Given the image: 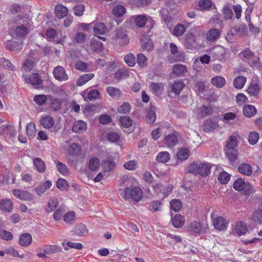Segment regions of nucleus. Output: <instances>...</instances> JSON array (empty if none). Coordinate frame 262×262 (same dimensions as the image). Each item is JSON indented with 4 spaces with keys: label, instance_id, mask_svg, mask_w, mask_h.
<instances>
[{
    "label": "nucleus",
    "instance_id": "3c124183",
    "mask_svg": "<svg viewBox=\"0 0 262 262\" xmlns=\"http://www.w3.org/2000/svg\"><path fill=\"white\" fill-rule=\"evenodd\" d=\"M185 32V26L182 24H178L174 27L172 34L175 36L179 37L182 36Z\"/></svg>",
    "mask_w": 262,
    "mask_h": 262
},
{
    "label": "nucleus",
    "instance_id": "473e14b6",
    "mask_svg": "<svg viewBox=\"0 0 262 262\" xmlns=\"http://www.w3.org/2000/svg\"><path fill=\"white\" fill-rule=\"evenodd\" d=\"M247 81V78L243 76H238L233 80V86L237 89H242Z\"/></svg>",
    "mask_w": 262,
    "mask_h": 262
},
{
    "label": "nucleus",
    "instance_id": "7c9ffc66",
    "mask_svg": "<svg viewBox=\"0 0 262 262\" xmlns=\"http://www.w3.org/2000/svg\"><path fill=\"white\" fill-rule=\"evenodd\" d=\"M187 72V69L186 66L178 64L173 66L172 68V73L177 76H182L185 75Z\"/></svg>",
    "mask_w": 262,
    "mask_h": 262
},
{
    "label": "nucleus",
    "instance_id": "72a5a7b5",
    "mask_svg": "<svg viewBox=\"0 0 262 262\" xmlns=\"http://www.w3.org/2000/svg\"><path fill=\"white\" fill-rule=\"evenodd\" d=\"M257 113L255 107L252 105H246L243 107V113L247 117H251Z\"/></svg>",
    "mask_w": 262,
    "mask_h": 262
},
{
    "label": "nucleus",
    "instance_id": "c756f323",
    "mask_svg": "<svg viewBox=\"0 0 262 262\" xmlns=\"http://www.w3.org/2000/svg\"><path fill=\"white\" fill-rule=\"evenodd\" d=\"M68 12L67 8L61 4H58L55 6V13L59 18H63L66 16Z\"/></svg>",
    "mask_w": 262,
    "mask_h": 262
},
{
    "label": "nucleus",
    "instance_id": "a211bd4d",
    "mask_svg": "<svg viewBox=\"0 0 262 262\" xmlns=\"http://www.w3.org/2000/svg\"><path fill=\"white\" fill-rule=\"evenodd\" d=\"M185 86L183 81L180 80L175 81L170 86L171 92L176 95H179Z\"/></svg>",
    "mask_w": 262,
    "mask_h": 262
},
{
    "label": "nucleus",
    "instance_id": "2eb2a0df",
    "mask_svg": "<svg viewBox=\"0 0 262 262\" xmlns=\"http://www.w3.org/2000/svg\"><path fill=\"white\" fill-rule=\"evenodd\" d=\"M213 224L215 229L219 231L225 230L227 228L226 220L222 216L215 217L213 220Z\"/></svg>",
    "mask_w": 262,
    "mask_h": 262
},
{
    "label": "nucleus",
    "instance_id": "393cba45",
    "mask_svg": "<svg viewBox=\"0 0 262 262\" xmlns=\"http://www.w3.org/2000/svg\"><path fill=\"white\" fill-rule=\"evenodd\" d=\"M33 165L36 170L39 173H43L46 169V165L45 162L40 158H35L33 159Z\"/></svg>",
    "mask_w": 262,
    "mask_h": 262
},
{
    "label": "nucleus",
    "instance_id": "13d9d810",
    "mask_svg": "<svg viewBox=\"0 0 262 262\" xmlns=\"http://www.w3.org/2000/svg\"><path fill=\"white\" fill-rule=\"evenodd\" d=\"M259 134L255 131L251 132L249 134L248 142L250 145H255L259 140Z\"/></svg>",
    "mask_w": 262,
    "mask_h": 262
},
{
    "label": "nucleus",
    "instance_id": "5fc2aeb1",
    "mask_svg": "<svg viewBox=\"0 0 262 262\" xmlns=\"http://www.w3.org/2000/svg\"><path fill=\"white\" fill-rule=\"evenodd\" d=\"M100 166V161L97 158L93 157L89 160L88 167L92 171L97 170Z\"/></svg>",
    "mask_w": 262,
    "mask_h": 262
},
{
    "label": "nucleus",
    "instance_id": "bb28decb",
    "mask_svg": "<svg viewBox=\"0 0 262 262\" xmlns=\"http://www.w3.org/2000/svg\"><path fill=\"white\" fill-rule=\"evenodd\" d=\"M141 48L142 50L151 51L153 49V44L151 40L148 36L142 37L141 38Z\"/></svg>",
    "mask_w": 262,
    "mask_h": 262
},
{
    "label": "nucleus",
    "instance_id": "dca6fc26",
    "mask_svg": "<svg viewBox=\"0 0 262 262\" xmlns=\"http://www.w3.org/2000/svg\"><path fill=\"white\" fill-rule=\"evenodd\" d=\"M68 154L73 157L77 158L79 156L81 153V146L77 143H72L68 150Z\"/></svg>",
    "mask_w": 262,
    "mask_h": 262
},
{
    "label": "nucleus",
    "instance_id": "1a4fd4ad",
    "mask_svg": "<svg viewBox=\"0 0 262 262\" xmlns=\"http://www.w3.org/2000/svg\"><path fill=\"white\" fill-rule=\"evenodd\" d=\"M16 134L13 125L9 123L2 125L0 127V135L3 136H9L10 138L13 137Z\"/></svg>",
    "mask_w": 262,
    "mask_h": 262
},
{
    "label": "nucleus",
    "instance_id": "39448f33",
    "mask_svg": "<svg viewBox=\"0 0 262 262\" xmlns=\"http://www.w3.org/2000/svg\"><path fill=\"white\" fill-rule=\"evenodd\" d=\"M210 54L214 60L222 61L225 59L226 49L222 46H215L210 49Z\"/></svg>",
    "mask_w": 262,
    "mask_h": 262
},
{
    "label": "nucleus",
    "instance_id": "e433bc0d",
    "mask_svg": "<svg viewBox=\"0 0 262 262\" xmlns=\"http://www.w3.org/2000/svg\"><path fill=\"white\" fill-rule=\"evenodd\" d=\"M94 77V74L93 73L84 74L79 77L77 81V85L78 86H81L92 79Z\"/></svg>",
    "mask_w": 262,
    "mask_h": 262
},
{
    "label": "nucleus",
    "instance_id": "864d4df0",
    "mask_svg": "<svg viewBox=\"0 0 262 262\" xmlns=\"http://www.w3.org/2000/svg\"><path fill=\"white\" fill-rule=\"evenodd\" d=\"M106 93L112 97L118 98L120 97L121 93L120 91L113 86H108L106 89Z\"/></svg>",
    "mask_w": 262,
    "mask_h": 262
},
{
    "label": "nucleus",
    "instance_id": "09e8293b",
    "mask_svg": "<svg viewBox=\"0 0 262 262\" xmlns=\"http://www.w3.org/2000/svg\"><path fill=\"white\" fill-rule=\"evenodd\" d=\"M199 115L202 117L210 115L213 113V109L210 105L206 106L203 105L199 108Z\"/></svg>",
    "mask_w": 262,
    "mask_h": 262
},
{
    "label": "nucleus",
    "instance_id": "f3484780",
    "mask_svg": "<svg viewBox=\"0 0 262 262\" xmlns=\"http://www.w3.org/2000/svg\"><path fill=\"white\" fill-rule=\"evenodd\" d=\"M32 242V236L29 233H25L21 234L19 237L18 243L24 247L29 246Z\"/></svg>",
    "mask_w": 262,
    "mask_h": 262
},
{
    "label": "nucleus",
    "instance_id": "603ef678",
    "mask_svg": "<svg viewBox=\"0 0 262 262\" xmlns=\"http://www.w3.org/2000/svg\"><path fill=\"white\" fill-rule=\"evenodd\" d=\"M237 145V140L234 135H231L229 137L227 141V149H235V148Z\"/></svg>",
    "mask_w": 262,
    "mask_h": 262
},
{
    "label": "nucleus",
    "instance_id": "37998d69",
    "mask_svg": "<svg viewBox=\"0 0 262 262\" xmlns=\"http://www.w3.org/2000/svg\"><path fill=\"white\" fill-rule=\"evenodd\" d=\"M225 154L231 164H233L237 158V151L236 149H226Z\"/></svg>",
    "mask_w": 262,
    "mask_h": 262
},
{
    "label": "nucleus",
    "instance_id": "c03bdc74",
    "mask_svg": "<svg viewBox=\"0 0 262 262\" xmlns=\"http://www.w3.org/2000/svg\"><path fill=\"white\" fill-rule=\"evenodd\" d=\"M0 66L12 71L16 70L15 67L13 65L11 62L5 58H0Z\"/></svg>",
    "mask_w": 262,
    "mask_h": 262
},
{
    "label": "nucleus",
    "instance_id": "5701e85b",
    "mask_svg": "<svg viewBox=\"0 0 262 262\" xmlns=\"http://www.w3.org/2000/svg\"><path fill=\"white\" fill-rule=\"evenodd\" d=\"M72 232L80 236H84L88 234V229L86 226L83 224H77Z\"/></svg>",
    "mask_w": 262,
    "mask_h": 262
},
{
    "label": "nucleus",
    "instance_id": "6e6d98bb",
    "mask_svg": "<svg viewBox=\"0 0 262 262\" xmlns=\"http://www.w3.org/2000/svg\"><path fill=\"white\" fill-rule=\"evenodd\" d=\"M59 204L58 200L57 199H51L48 203L47 206L46 208V211L48 213H50L53 211Z\"/></svg>",
    "mask_w": 262,
    "mask_h": 262
},
{
    "label": "nucleus",
    "instance_id": "7ed1b4c3",
    "mask_svg": "<svg viewBox=\"0 0 262 262\" xmlns=\"http://www.w3.org/2000/svg\"><path fill=\"white\" fill-rule=\"evenodd\" d=\"M233 188L243 194L249 195L254 192L252 185L248 182H245L242 178H238L233 184Z\"/></svg>",
    "mask_w": 262,
    "mask_h": 262
},
{
    "label": "nucleus",
    "instance_id": "0e129e2a",
    "mask_svg": "<svg viewBox=\"0 0 262 262\" xmlns=\"http://www.w3.org/2000/svg\"><path fill=\"white\" fill-rule=\"evenodd\" d=\"M222 13L225 20H229L232 18L233 13L228 5H224L222 10Z\"/></svg>",
    "mask_w": 262,
    "mask_h": 262
},
{
    "label": "nucleus",
    "instance_id": "f704fd0d",
    "mask_svg": "<svg viewBox=\"0 0 262 262\" xmlns=\"http://www.w3.org/2000/svg\"><path fill=\"white\" fill-rule=\"evenodd\" d=\"M170 159V155L168 151H161L157 155L156 160L161 163H166Z\"/></svg>",
    "mask_w": 262,
    "mask_h": 262
},
{
    "label": "nucleus",
    "instance_id": "e2e57ef3",
    "mask_svg": "<svg viewBox=\"0 0 262 262\" xmlns=\"http://www.w3.org/2000/svg\"><path fill=\"white\" fill-rule=\"evenodd\" d=\"M230 179V174L226 172H222L218 177V180L221 184H226L228 183Z\"/></svg>",
    "mask_w": 262,
    "mask_h": 262
},
{
    "label": "nucleus",
    "instance_id": "4d7b16f0",
    "mask_svg": "<svg viewBox=\"0 0 262 262\" xmlns=\"http://www.w3.org/2000/svg\"><path fill=\"white\" fill-rule=\"evenodd\" d=\"M26 132L27 136L32 138L35 136L36 134V129L35 124L31 122L27 124L26 126Z\"/></svg>",
    "mask_w": 262,
    "mask_h": 262
},
{
    "label": "nucleus",
    "instance_id": "774afa93",
    "mask_svg": "<svg viewBox=\"0 0 262 262\" xmlns=\"http://www.w3.org/2000/svg\"><path fill=\"white\" fill-rule=\"evenodd\" d=\"M64 222L67 224H72L75 219V213L74 211H69L63 216Z\"/></svg>",
    "mask_w": 262,
    "mask_h": 262
},
{
    "label": "nucleus",
    "instance_id": "c9c22d12",
    "mask_svg": "<svg viewBox=\"0 0 262 262\" xmlns=\"http://www.w3.org/2000/svg\"><path fill=\"white\" fill-rule=\"evenodd\" d=\"M185 220L184 217L181 214H176L172 219L171 222L172 225L177 228H180L184 225Z\"/></svg>",
    "mask_w": 262,
    "mask_h": 262
},
{
    "label": "nucleus",
    "instance_id": "9d476101",
    "mask_svg": "<svg viewBox=\"0 0 262 262\" xmlns=\"http://www.w3.org/2000/svg\"><path fill=\"white\" fill-rule=\"evenodd\" d=\"M239 55L241 57L248 60L251 62V65H255L258 63L259 61V58L255 56L254 54L249 48H246L243 50Z\"/></svg>",
    "mask_w": 262,
    "mask_h": 262
},
{
    "label": "nucleus",
    "instance_id": "c85d7f7f",
    "mask_svg": "<svg viewBox=\"0 0 262 262\" xmlns=\"http://www.w3.org/2000/svg\"><path fill=\"white\" fill-rule=\"evenodd\" d=\"M238 171L242 174L250 176L252 173V167L250 164L242 163L239 165Z\"/></svg>",
    "mask_w": 262,
    "mask_h": 262
},
{
    "label": "nucleus",
    "instance_id": "79ce46f5",
    "mask_svg": "<svg viewBox=\"0 0 262 262\" xmlns=\"http://www.w3.org/2000/svg\"><path fill=\"white\" fill-rule=\"evenodd\" d=\"M260 92V88L257 83H251L247 89V92L251 96H257Z\"/></svg>",
    "mask_w": 262,
    "mask_h": 262
},
{
    "label": "nucleus",
    "instance_id": "4c0bfd02",
    "mask_svg": "<svg viewBox=\"0 0 262 262\" xmlns=\"http://www.w3.org/2000/svg\"><path fill=\"white\" fill-rule=\"evenodd\" d=\"M252 219L255 223H262V203L259 205L258 209L253 213Z\"/></svg>",
    "mask_w": 262,
    "mask_h": 262
},
{
    "label": "nucleus",
    "instance_id": "cd10ccee",
    "mask_svg": "<svg viewBox=\"0 0 262 262\" xmlns=\"http://www.w3.org/2000/svg\"><path fill=\"white\" fill-rule=\"evenodd\" d=\"M238 115V111L235 109L231 112H227L223 115V121L225 123H229L231 121L235 120Z\"/></svg>",
    "mask_w": 262,
    "mask_h": 262
},
{
    "label": "nucleus",
    "instance_id": "aec40b11",
    "mask_svg": "<svg viewBox=\"0 0 262 262\" xmlns=\"http://www.w3.org/2000/svg\"><path fill=\"white\" fill-rule=\"evenodd\" d=\"M6 48L10 51H19L23 48V42L8 40L6 43Z\"/></svg>",
    "mask_w": 262,
    "mask_h": 262
},
{
    "label": "nucleus",
    "instance_id": "4be33fe9",
    "mask_svg": "<svg viewBox=\"0 0 262 262\" xmlns=\"http://www.w3.org/2000/svg\"><path fill=\"white\" fill-rule=\"evenodd\" d=\"M52 183L51 181L47 180L42 184L39 185L38 186L35 188L34 190L38 195H41L46 192V191L52 186Z\"/></svg>",
    "mask_w": 262,
    "mask_h": 262
},
{
    "label": "nucleus",
    "instance_id": "b1692460",
    "mask_svg": "<svg viewBox=\"0 0 262 262\" xmlns=\"http://www.w3.org/2000/svg\"><path fill=\"white\" fill-rule=\"evenodd\" d=\"M40 123L45 128L49 129L54 124V120L50 116H46L41 118Z\"/></svg>",
    "mask_w": 262,
    "mask_h": 262
},
{
    "label": "nucleus",
    "instance_id": "a19ab883",
    "mask_svg": "<svg viewBox=\"0 0 262 262\" xmlns=\"http://www.w3.org/2000/svg\"><path fill=\"white\" fill-rule=\"evenodd\" d=\"M235 230L238 235H244L247 231V225L243 222H238L235 225Z\"/></svg>",
    "mask_w": 262,
    "mask_h": 262
},
{
    "label": "nucleus",
    "instance_id": "412c9836",
    "mask_svg": "<svg viewBox=\"0 0 262 262\" xmlns=\"http://www.w3.org/2000/svg\"><path fill=\"white\" fill-rule=\"evenodd\" d=\"M86 128V123L83 121L79 120L74 122L72 129L74 133H80L85 131Z\"/></svg>",
    "mask_w": 262,
    "mask_h": 262
},
{
    "label": "nucleus",
    "instance_id": "0eeeda50",
    "mask_svg": "<svg viewBox=\"0 0 262 262\" xmlns=\"http://www.w3.org/2000/svg\"><path fill=\"white\" fill-rule=\"evenodd\" d=\"M12 193L16 198L22 201H31L33 200V195L26 190L15 189L12 191Z\"/></svg>",
    "mask_w": 262,
    "mask_h": 262
},
{
    "label": "nucleus",
    "instance_id": "052dcab7",
    "mask_svg": "<svg viewBox=\"0 0 262 262\" xmlns=\"http://www.w3.org/2000/svg\"><path fill=\"white\" fill-rule=\"evenodd\" d=\"M189 156V151L186 148H181L178 151L177 157L178 159L184 161Z\"/></svg>",
    "mask_w": 262,
    "mask_h": 262
},
{
    "label": "nucleus",
    "instance_id": "de8ad7c7",
    "mask_svg": "<svg viewBox=\"0 0 262 262\" xmlns=\"http://www.w3.org/2000/svg\"><path fill=\"white\" fill-rule=\"evenodd\" d=\"M129 76V72L127 70L124 69H119L117 72L114 74L115 78L119 80L121 79H126Z\"/></svg>",
    "mask_w": 262,
    "mask_h": 262
},
{
    "label": "nucleus",
    "instance_id": "ea45409f",
    "mask_svg": "<svg viewBox=\"0 0 262 262\" xmlns=\"http://www.w3.org/2000/svg\"><path fill=\"white\" fill-rule=\"evenodd\" d=\"M44 252L47 254H52L60 252L62 248L56 245H46L44 247Z\"/></svg>",
    "mask_w": 262,
    "mask_h": 262
},
{
    "label": "nucleus",
    "instance_id": "6ab92c4d",
    "mask_svg": "<svg viewBox=\"0 0 262 262\" xmlns=\"http://www.w3.org/2000/svg\"><path fill=\"white\" fill-rule=\"evenodd\" d=\"M0 209L4 212H10L13 209V203L9 199L2 200L0 202Z\"/></svg>",
    "mask_w": 262,
    "mask_h": 262
},
{
    "label": "nucleus",
    "instance_id": "69168bd1",
    "mask_svg": "<svg viewBox=\"0 0 262 262\" xmlns=\"http://www.w3.org/2000/svg\"><path fill=\"white\" fill-rule=\"evenodd\" d=\"M119 121L122 126L126 128L129 127L133 124L132 120L128 116H121Z\"/></svg>",
    "mask_w": 262,
    "mask_h": 262
},
{
    "label": "nucleus",
    "instance_id": "ddd939ff",
    "mask_svg": "<svg viewBox=\"0 0 262 262\" xmlns=\"http://www.w3.org/2000/svg\"><path fill=\"white\" fill-rule=\"evenodd\" d=\"M164 142L168 147L176 146L178 143V133L174 131L172 133L168 134L164 138Z\"/></svg>",
    "mask_w": 262,
    "mask_h": 262
},
{
    "label": "nucleus",
    "instance_id": "6e6552de",
    "mask_svg": "<svg viewBox=\"0 0 262 262\" xmlns=\"http://www.w3.org/2000/svg\"><path fill=\"white\" fill-rule=\"evenodd\" d=\"M53 74L55 79L59 81H63L68 79V76L64 69L60 66L55 67L53 71Z\"/></svg>",
    "mask_w": 262,
    "mask_h": 262
},
{
    "label": "nucleus",
    "instance_id": "9b49d317",
    "mask_svg": "<svg viewBox=\"0 0 262 262\" xmlns=\"http://www.w3.org/2000/svg\"><path fill=\"white\" fill-rule=\"evenodd\" d=\"M115 41L120 46H125L129 43V38L125 32L118 29L116 34Z\"/></svg>",
    "mask_w": 262,
    "mask_h": 262
},
{
    "label": "nucleus",
    "instance_id": "2f4dec72",
    "mask_svg": "<svg viewBox=\"0 0 262 262\" xmlns=\"http://www.w3.org/2000/svg\"><path fill=\"white\" fill-rule=\"evenodd\" d=\"M106 30L105 25L101 22H97L93 27L94 33L96 35H103Z\"/></svg>",
    "mask_w": 262,
    "mask_h": 262
},
{
    "label": "nucleus",
    "instance_id": "680f3d73",
    "mask_svg": "<svg viewBox=\"0 0 262 262\" xmlns=\"http://www.w3.org/2000/svg\"><path fill=\"white\" fill-rule=\"evenodd\" d=\"M125 12L126 9L125 7L122 5L117 6L113 9V14L117 17L123 16Z\"/></svg>",
    "mask_w": 262,
    "mask_h": 262
},
{
    "label": "nucleus",
    "instance_id": "f257e3e1",
    "mask_svg": "<svg viewBox=\"0 0 262 262\" xmlns=\"http://www.w3.org/2000/svg\"><path fill=\"white\" fill-rule=\"evenodd\" d=\"M211 167L210 163L199 161L190 164L188 166V171L194 175L206 177L210 174Z\"/></svg>",
    "mask_w": 262,
    "mask_h": 262
},
{
    "label": "nucleus",
    "instance_id": "f03ea898",
    "mask_svg": "<svg viewBox=\"0 0 262 262\" xmlns=\"http://www.w3.org/2000/svg\"><path fill=\"white\" fill-rule=\"evenodd\" d=\"M143 191L138 186L126 188L123 191V198L126 201L139 202L143 198Z\"/></svg>",
    "mask_w": 262,
    "mask_h": 262
},
{
    "label": "nucleus",
    "instance_id": "4468645a",
    "mask_svg": "<svg viewBox=\"0 0 262 262\" xmlns=\"http://www.w3.org/2000/svg\"><path fill=\"white\" fill-rule=\"evenodd\" d=\"M221 33V31L218 29H210L206 33V39L210 42H214L218 38H219Z\"/></svg>",
    "mask_w": 262,
    "mask_h": 262
},
{
    "label": "nucleus",
    "instance_id": "423d86ee",
    "mask_svg": "<svg viewBox=\"0 0 262 262\" xmlns=\"http://www.w3.org/2000/svg\"><path fill=\"white\" fill-rule=\"evenodd\" d=\"M134 17H135V24L136 26L138 28H141L144 27L147 22L150 23V30L152 29L154 26L155 23L154 20L150 17H147L146 15H138L137 16H134Z\"/></svg>",
    "mask_w": 262,
    "mask_h": 262
},
{
    "label": "nucleus",
    "instance_id": "49530a36",
    "mask_svg": "<svg viewBox=\"0 0 262 262\" xmlns=\"http://www.w3.org/2000/svg\"><path fill=\"white\" fill-rule=\"evenodd\" d=\"M55 164L58 171L62 175L67 176L69 173V169L65 164L58 161H55Z\"/></svg>",
    "mask_w": 262,
    "mask_h": 262
},
{
    "label": "nucleus",
    "instance_id": "a878e982",
    "mask_svg": "<svg viewBox=\"0 0 262 262\" xmlns=\"http://www.w3.org/2000/svg\"><path fill=\"white\" fill-rule=\"evenodd\" d=\"M211 84L217 88H222L226 84L225 79L221 76H216L211 78Z\"/></svg>",
    "mask_w": 262,
    "mask_h": 262
},
{
    "label": "nucleus",
    "instance_id": "a18cd8bd",
    "mask_svg": "<svg viewBox=\"0 0 262 262\" xmlns=\"http://www.w3.org/2000/svg\"><path fill=\"white\" fill-rule=\"evenodd\" d=\"M170 209L177 212H179L183 207L182 202L179 199H172L170 202Z\"/></svg>",
    "mask_w": 262,
    "mask_h": 262
},
{
    "label": "nucleus",
    "instance_id": "f8f14e48",
    "mask_svg": "<svg viewBox=\"0 0 262 262\" xmlns=\"http://www.w3.org/2000/svg\"><path fill=\"white\" fill-rule=\"evenodd\" d=\"M27 82L33 86L35 88H38L42 83L41 76L37 73H33L30 75L28 79L27 77L24 76Z\"/></svg>",
    "mask_w": 262,
    "mask_h": 262
},
{
    "label": "nucleus",
    "instance_id": "20e7f679",
    "mask_svg": "<svg viewBox=\"0 0 262 262\" xmlns=\"http://www.w3.org/2000/svg\"><path fill=\"white\" fill-rule=\"evenodd\" d=\"M30 20L23 21V24L18 25L14 29V34L19 38H24L28 35L29 32Z\"/></svg>",
    "mask_w": 262,
    "mask_h": 262
},
{
    "label": "nucleus",
    "instance_id": "8fccbe9b",
    "mask_svg": "<svg viewBox=\"0 0 262 262\" xmlns=\"http://www.w3.org/2000/svg\"><path fill=\"white\" fill-rule=\"evenodd\" d=\"M90 46L94 52L101 51L103 49V44L99 40L93 38L90 43Z\"/></svg>",
    "mask_w": 262,
    "mask_h": 262
},
{
    "label": "nucleus",
    "instance_id": "bf43d9fd",
    "mask_svg": "<svg viewBox=\"0 0 262 262\" xmlns=\"http://www.w3.org/2000/svg\"><path fill=\"white\" fill-rule=\"evenodd\" d=\"M190 230L193 233L200 234L202 230L200 223L196 221L192 222L190 226Z\"/></svg>",
    "mask_w": 262,
    "mask_h": 262
},
{
    "label": "nucleus",
    "instance_id": "58836bf2",
    "mask_svg": "<svg viewBox=\"0 0 262 262\" xmlns=\"http://www.w3.org/2000/svg\"><path fill=\"white\" fill-rule=\"evenodd\" d=\"M212 5L211 0H199L198 2L199 9L202 11L208 10Z\"/></svg>",
    "mask_w": 262,
    "mask_h": 262
},
{
    "label": "nucleus",
    "instance_id": "338daca9",
    "mask_svg": "<svg viewBox=\"0 0 262 262\" xmlns=\"http://www.w3.org/2000/svg\"><path fill=\"white\" fill-rule=\"evenodd\" d=\"M48 98L45 95H37L33 98L34 101L39 105H42L46 103Z\"/></svg>",
    "mask_w": 262,
    "mask_h": 262
}]
</instances>
